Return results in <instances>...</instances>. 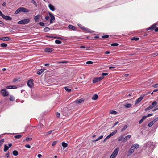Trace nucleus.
<instances>
[{"mask_svg": "<svg viewBox=\"0 0 158 158\" xmlns=\"http://www.w3.org/2000/svg\"><path fill=\"white\" fill-rule=\"evenodd\" d=\"M131 106L132 104L130 103H128L125 105V107L126 108L130 107Z\"/></svg>", "mask_w": 158, "mask_h": 158, "instance_id": "obj_33", "label": "nucleus"}, {"mask_svg": "<svg viewBox=\"0 0 158 158\" xmlns=\"http://www.w3.org/2000/svg\"><path fill=\"white\" fill-rule=\"evenodd\" d=\"M46 37H49L51 38H53L55 39H59L62 40V38L58 36H46Z\"/></svg>", "mask_w": 158, "mask_h": 158, "instance_id": "obj_26", "label": "nucleus"}, {"mask_svg": "<svg viewBox=\"0 0 158 158\" xmlns=\"http://www.w3.org/2000/svg\"><path fill=\"white\" fill-rule=\"evenodd\" d=\"M32 140V138H31V137L29 138V137H26V138L25 139V141H31Z\"/></svg>", "mask_w": 158, "mask_h": 158, "instance_id": "obj_40", "label": "nucleus"}, {"mask_svg": "<svg viewBox=\"0 0 158 158\" xmlns=\"http://www.w3.org/2000/svg\"><path fill=\"white\" fill-rule=\"evenodd\" d=\"M31 2L32 3H33L35 5V6H37V4L36 3V2L34 1V0H32V1H31Z\"/></svg>", "mask_w": 158, "mask_h": 158, "instance_id": "obj_47", "label": "nucleus"}, {"mask_svg": "<svg viewBox=\"0 0 158 158\" xmlns=\"http://www.w3.org/2000/svg\"><path fill=\"white\" fill-rule=\"evenodd\" d=\"M156 24H154L153 25L149 27V29H151V30H153L155 28H156Z\"/></svg>", "mask_w": 158, "mask_h": 158, "instance_id": "obj_22", "label": "nucleus"}, {"mask_svg": "<svg viewBox=\"0 0 158 158\" xmlns=\"http://www.w3.org/2000/svg\"><path fill=\"white\" fill-rule=\"evenodd\" d=\"M22 136V135H16L14 136V137L16 139H19Z\"/></svg>", "mask_w": 158, "mask_h": 158, "instance_id": "obj_35", "label": "nucleus"}, {"mask_svg": "<svg viewBox=\"0 0 158 158\" xmlns=\"http://www.w3.org/2000/svg\"><path fill=\"white\" fill-rule=\"evenodd\" d=\"M53 50L52 48H46L45 49V51L47 52H52Z\"/></svg>", "mask_w": 158, "mask_h": 158, "instance_id": "obj_15", "label": "nucleus"}, {"mask_svg": "<svg viewBox=\"0 0 158 158\" xmlns=\"http://www.w3.org/2000/svg\"><path fill=\"white\" fill-rule=\"evenodd\" d=\"M68 62L67 61H61L59 62V63H67Z\"/></svg>", "mask_w": 158, "mask_h": 158, "instance_id": "obj_54", "label": "nucleus"}, {"mask_svg": "<svg viewBox=\"0 0 158 158\" xmlns=\"http://www.w3.org/2000/svg\"><path fill=\"white\" fill-rule=\"evenodd\" d=\"M143 97L144 96H141L139 98L135 101V104H136L139 103L142 100Z\"/></svg>", "mask_w": 158, "mask_h": 158, "instance_id": "obj_7", "label": "nucleus"}, {"mask_svg": "<svg viewBox=\"0 0 158 158\" xmlns=\"http://www.w3.org/2000/svg\"><path fill=\"white\" fill-rule=\"evenodd\" d=\"M9 99L10 101H13L15 100V98L14 97L12 96H10V97Z\"/></svg>", "mask_w": 158, "mask_h": 158, "instance_id": "obj_37", "label": "nucleus"}, {"mask_svg": "<svg viewBox=\"0 0 158 158\" xmlns=\"http://www.w3.org/2000/svg\"><path fill=\"white\" fill-rule=\"evenodd\" d=\"M116 157V156L112 154L109 158H114Z\"/></svg>", "mask_w": 158, "mask_h": 158, "instance_id": "obj_59", "label": "nucleus"}, {"mask_svg": "<svg viewBox=\"0 0 158 158\" xmlns=\"http://www.w3.org/2000/svg\"><path fill=\"white\" fill-rule=\"evenodd\" d=\"M132 146H133L134 148H135L136 149H137L139 146V145L138 144H134Z\"/></svg>", "mask_w": 158, "mask_h": 158, "instance_id": "obj_42", "label": "nucleus"}, {"mask_svg": "<svg viewBox=\"0 0 158 158\" xmlns=\"http://www.w3.org/2000/svg\"><path fill=\"white\" fill-rule=\"evenodd\" d=\"M118 150H119V149L118 148H116L115 149V150H114V151L113 153H112V154H113V155H114V156H116L118 152Z\"/></svg>", "mask_w": 158, "mask_h": 158, "instance_id": "obj_14", "label": "nucleus"}, {"mask_svg": "<svg viewBox=\"0 0 158 158\" xmlns=\"http://www.w3.org/2000/svg\"><path fill=\"white\" fill-rule=\"evenodd\" d=\"M33 80L31 79L27 81V84L28 86L30 88H32L33 85Z\"/></svg>", "mask_w": 158, "mask_h": 158, "instance_id": "obj_6", "label": "nucleus"}, {"mask_svg": "<svg viewBox=\"0 0 158 158\" xmlns=\"http://www.w3.org/2000/svg\"><path fill=\"white\" fill-rule=\"evenodd\" d=\"M98 98V96L97 94H95L92 98V99L94 100H96Z\"/></svg>", "mask_w": 158, "mask_h": 158, "instance_id": "obj_25", "label": "nucleus"}, {"mask_svg": "<svg viewBox=\"0 0 158 158\" xmlns=\"http://www.w3.org/2000/svg\"><path fill=\"white\" fill-rule=\"evenodd\" d=\"M11 87H12L11 86H9L6 87V89H12Z\"/></svg>", "mask_w": 158, "mask_h": 158, "instance_id": "obj_61", "label": "nucleus"}, {"mask_svg": "<svg viewBox=\"0 0 158 158\" xmlns=\"http://www.w3.org/2000/svg\"><path fill=\"white\" fill-rule=\"evenodd\" d=\"M93 63V62L91 61H88L86 62V64H91Z\"/></svg>", "mask_w": 158, "mask_h": 158, "instance_id": "obj_56", "label": "nucleus"}, {"mask_svg": "<svg viewBox=\"0 0 158 158\" xmlns=\"http://www.w3.org/2000/svg\"><path fill=\"white\" fill-rule=\"evenodd\" d=\"M118 44L117 43H112L111 44V45L113 46H115L118 45Z\"/></svg>", "mask_w": 158, "mask_h": 158, "instance_id": "obj_44", "label": "nucleus"}, {"mask_svg": "<svg viewBox=\"0 0 158 158\" xmlns=\"http://www.w3.org/2000/svg\"><path fill=\"white\" fill-rule=\"evenodd\" d=\"M1 93L2 95L4 97L8 96L9 93L6 89H2L1 91Z\"/></svg>", "mask_w": 158, "mask_h": 158, "instance_id": "obj_4", "label": "nucleus"}, {"mask_svg": "<svg viewBox=\"0 0 158 158\" xmlns=\"http://www.w3.org/2000/svg\"><path fill=\"white\" fill-rule=\"evenodd\" d=\"M0 40L3 41H9L11 40L10 38L8 37L0 38Z\"/></svg>", "mask_w": 158, "mask_h": 158, "instance_id": "obj_11", "label": "nucleus"}, {"mask_svg": "<svg viewBox=\"0 0 158 158\" xmlns=\"http://www.w3.org/2000/svg\"><path fill=\"white\" fill-rule=\"evenodd\" d=\"M69 29L72 30L73 31H76V27L73 25H69Z\"/></svg>", "mask_w": 158, "mask_h": 158, "instance_id": "obj_20", "label": "nucleus"}, {"mask_svg": "<svg viewBox=\"0 0 158 158\" xmlns=\"http://www.w3.org/2000/svg\"><path fill=\"white\" fill-rule=\"evenodd\" d=\"M50 30V28L49 27H46L44 28L43 29L44 31L45 32H47Z\"/></svg>", "mask_w": 158, "mask_h": 158, "instance_id": "obj_34", "label": "nucleus"}, {"mask_svg": "<svg viewBox=\"0 0 158 158\" xmlns=\"http://www.w3.org/2000/svg\"><path fill=\"white\" fill-rule=\"evenodd\" d=\"M46 69L44 68L41 69L37 72V74L38 75H41Z\"/></svg>", "mask_w": 158, "mask_h": 158, "instance_id": "obj_12", "label": "nucleus"}, {"mask_svg": "<svg viewBox=\"0 0 158 158\" xmlns=\"http://www.w3.org/2000/svg\"><path fill=\"white\" fill-rule=\"evenodd\" d=\"M157 104V102L156 101H154L151 104V105L154 107Z\"/></svg>", "mask_w": 158, "mask_h": 158, "instance_id": "obj_29", "label": "nucleus"}, {"mask_svg": "<svg viewBox=\"0 0 158 158\" xmlns=\"http://www.w3.org/2000/svg\"><path fill=\"white\" fill-rule=\"evenodd\" d=\"M110 113L111 114L116 115L117 114V112L114 110H111L110 111Z\"/></svg>", "mask_w": 158, "mask_h": 158, "instance_id": "obj_23", "label": "nucleus"}, {"mask_svg": "<svg viewBox=\"0 0 158 158\" xmlns=\"http://www.w3.org/2000/svg\"><path fill=\"white\" fill-rule=\"evenodd\" d=\"M40 18V15H37L35 16L34 18V20L35 22L38 21V20Z\"/></svg>", "mask_w": 158, "mask_h": 158, "instance_id": "obj_21", "label": "nucleus"}, {"mask_svg": "<svg viewBox=\"0 0 158 158\" xmlns=\"http://www.w3.org/2000/svg\"><path fill=\"white\" fill-rule=\"evenodd\" d=\"M9 148V147H8L5 144L4 145V151L5 152H6Z\"/></svg>", "mask_w": 158, "mask_h": 158, "instance_id": "obj_24", "label": "nucleus"}, {"mask_svg": "<svg viewBox=\"0 0 158 158\" xmlns=\"http://www.w3.org/2000/svg\"><path fill=\"white\" fill-rule=\"evenodd\" d=\"M52 132V131L50 130L49 131L47 132L46 133V135H49V134H51Z\"/></svg>", "mask_w": 158, "mask_h": 158, "instance_id": "obj_55", "label": "nucleus"}, {"mask_svg": "<svg viewBox=\"0 0 158 158\" xmlns=\"http://www.w3.org/2000/svg\"><path fill=\"white\" fill-rule=\"evenodd\" d=\"M39 24V25L41 26H44V23L42 22H40Z\"/></svg>", "mask_w": 158, "mask_h": 158, "instance_id": "obj_50", "label": "nucleus"}, {"mask_svg": "<svg viewBox=\"0 0 158 158\" xmlns=\"http://www.w3.org/2000/svg\"><path fill=\"white\" fill-rule=\"evenodd\" d=\"M25 147L27 148H31V146L29 144H26L25 145Z\"/></svg>", "mask_w": 158, "mask_h": 158, "instance_id": "obj_53", "label": "nucleus"}, {"mask_svg": "<svg viewBox=\"0 0 158 158\" xmlns=\"http://www.w3.org/2000/svg\"><path fill=\"white\" fill-rule=\"evenodd\" d=\"M29 12L27 9L24 7H19L18 8L15 12V14H17L20 12H23L24 13H28Z\"/></svg>", "mask_w": 158, "mask_h": 158, "instance_id": "obj_2", "label": "nucleus"}, {"mask_svg": "<svg viewBox=\"0 0 158 158\" xmlns=\"http://www.w3.org/2000/svg\"><path fill=\"white\" fill-rule=\"evenodd\" d=\"M158 120V117H156V118L153 121H154V122H156V121H157Z\"/></svg>", "mask_w": 158, "mask_h": 158, "instance_id": "obj_60", "label": "nucleus"}, {"mask_svg": "<svg viewBox=\"0 0 158 158\" xmlns=\"http://www.w3.org/2000/svg\"><path fill=\"white\" fill-rule=\"evenodd\" d=\"M64 89L66 91H67L68 92H70L71 90V89H69L67 87H65Z\"/></svg>", "mask_w": 158, "mask_h": 158, "instance_id": "obj_41", "label": "nucleus"}, {"mask_svg": "<svg viewBox=\"0 0 158 158\" xmlns=\"http://www.w3.org/2000/svg\"><path fill=\"white\" fill-rule=\"evenodd\" d=\"M84 100L82 98L76 100L74 102L76 104H79L84 102Z\"/></svg>", "mask_w": 158, "mask_h": 158, "instance_id": "obj_8", "label": "nucleus"}, {"mask_svg": "<svg viewBox=\"0 0 158 158\" xmlns=\"http://www.w3.org/2000/svg\"><path fill=\"white\" fill-rule=\"evenodd\" d=\"M44 126L41 123H40L36 127V128L37 129H40L44 128Z\"/></svg>", "mask_w": 158, "mask_h": 158, "instance_id": "obj_16", "label": "nucleus"}, {"mask_svg": "<svg viewBox=\"0 0 158 158\" xmlns=\"http://www.w3.org/2000/svg\"><path fill=\"white\" fill-rule=\"evenodd\" d=\"M50 16L51 18V19L50 20V22L51 23H53V20H54L55 19V18L51 12H49V13Z\"/></svg>", "mask_w": 158, "mask_h": 158, "instance_id": "obj_10", "label": "nucleus"}, {"mask_svg": "<svg viewBox=\"0 0 158 158\" xmlns=\"http://www.w3.org/2000/svg\"><path fill=\"white\" fill-rule=\"evenodd\" d=\"M103 137V135H101L97 139L93 141L94 142L97 141L101 139H102Z\"/></svg>", "mask_w": 158, "mask_h": 158, "instance_id": "obj_28", "label": "nucleus"}, {"mask_svg": "<svg viewBox=\"0 0 158 158\" xmlns=\"http://www.w3.org/2000/svg\"><path fill=\"white\" fill-rule=\"evenodd\" d=\"M2 18L8 20H11L12 19V18L9 16H5L4 15L3 16Z\"/></svg>", "mask_w": 158, "mask_h": 158, "instance_id": "obj_13", "label": "nucleus"}, {"mask_svg": "<svg viewBox=\"0 0 158 158\" xmlns=\"http://www.w3.org/2000/svg\"><path fill=\"white\" fill-rule=\"evenodd\" d=\"M18 80V79H16V78H14V79L13 80V81L14 82H16Z\"/></svg>", "mask_w": 158, "mask_h": 158, "instance_id": "obj_58", "label": "nucleus"}, {"mask_svg": "<svg viewBox=\"0 0 158 158\" xmlns=\"http://www.w3.org/2000/svg\"><path fill=\"white\" fill-rule=\"evenodd\" d=\"M152 55L153 56L155 57L158 55V53H155L152 54Z\"/></svg>", "mask_w": 158, "mask_h": 158, "instance_id": "obj_49", "label": "nucleus"}, {"mask_svg": "<svg viewBox=\"0 0 158 158\" xmlns=\"http://www.w3.org/2000/svg\"><path fill=\"white\" fill-rule=\"evenodd\" d=\"M42 155L40 154H39L37 155L38 157L39 158H40L42 157Z\"/></svg>", "mask_w": 158, "mask_h": 158, "instance_id": "obj_64", "label": "nucleus"}, {"mask_svg": "<svg viewBox=\"0 0 158 158\" xmlns=\"http://www.w3.org/2000/svg\"><path fill=\"white\" fill-rule=\"evenodd\" d=\"M4 15L3 14L0 10V15L2 17Z\"/></svg>", "mask_w": 158, "mask_h": 158, "instance_id": "obj_63", "label": "nucleus"}, {"mask_svg": "<svg viewBox=\"0 0 158 158\" xmlns=\"http://www.w3.org/2000/svg\"><path fill=\"white\" fill-rule=\"evenodd\" d=\"M1 46L2 47H6L7 46L6 44L3 43L0 44Z\"/></svg>", "mask_w": 158, "mask_h": 158, "instance_id": "obj_31", "label": "nucleus"}, {"mask_svg": "<svg viewBox=\"0 0 158 158\" xmlns=\"http://www.w3.org/2000/svg\"><path fill=\"white\" fill-rule=\"evenodd\" d=\"M83 28V30L87 32L90 33H92L94 32V31L91 30L89 29V28H86V27H85V28Z\"/></svg>", "mask_w": 158, "mask_h": 158, "instance_id": "obj_17", "label": "nucleus"}, {"mask_svg": "<svg viewBox=\"0 0 158 158\" xmlns=\"http://www.w3.org/2000/svg\"><path fill=\"white\" fill-rule=\"evenodd\" d=\"M128 126H127V125H125L124 127H123L121 130V131H124V130H125L127 127Z\"/></svg>", "mask_w": 158, "mask_h": 158, "instance_id": "obj_39", "label": "nucleus"}, {"mask_svg": "<svg viewBox=\"0 0 158 158\" xmlns=\"http://www.w3.org/2000/svg\"><path fill=\"white\" fill-rule=\"evenodd\" d=\"M104 77L103 76H101L99 77H97L94 78L93 80V82L95 83L98 82L100 80H102L104 78Z\"/></svg>", "mask_w": 158, "mask_h": 158, "instance_id": "obj_5", "label": "nucleus"}, {"mask_svg": "<svg viewBox=\"0 0 158 158\" xmlns=\"http://www.w3.org/2000/svg\"><path fill=\"white\" fill-rule=\"evenodd\" d=\"M108 74V73H102V76L104 77V76L107 75Z\"/></svg>", "mask_w": 158, "mask_h": 158, "instance_id": "obj_57", "label": "nucleus"}, {"mask_svg": "<svg viewBox=\"0 0 158 158\" xmlns=\"http://www.w3.org/2000/svg\"><path fill=\"white\" fill-rule=\"evenodd\" d=\"M55 42L56 44H60L61 43V41L59 40H56L55 41Z\"/></svg>", "mask_w": 158, "mask_h": 158, "instance_id": "obj_43", "label": "nucleus"}, {"mask_svg": "<svg viewBox=\"0 0 158 158\" xmlns=\"http://www.w3.org/2000/svg\"><path fill=\"white\" fill-rule=\"evenodd\" d=\"M154 123V121H151V122H150L148 124V127H151L152 126V125Z\"/></svg>", "mask_w": 158, "mask_h": 158, "instance_id": "obj_30", "label": "nucleus"}, {"mask_svg": "<svg viewBox=\"0 0 158 158\" xmlns=\"http://www.w3.org/2000/svg\"><path fill=\"white\" fill-rule=\"evenodd\" d=\"M56 116H57V117L58 118H59L60 117V114L58 113V112H57L56 113Z\"/></svg>", "mask_w": 158, "mask_h": 158, "instance_id": "obj_52", "label": "nucleus"}, {"mask_svg": "<svg viewBox=\"0 0 158 158\" xmlns=\"http://www.w3.org/2000/svg\"><path fill=\"white\" fill-rule=\"evenodd\" d=\"M62 146L64 148H66L68 146V144L64 142H62Z\"/></svg>", "mask_w": 158, "mask_h": 158, "instance_id": "obj_32", "label": "nucleus"}, {"mask_svg": "<svg viewBox=\"0 0 158 158\" xmlns=\"http://www.w3.org/2000/svg\"><path fill=\"white\" fill-rule=\"evenodd\" d=\"M152 87L155 88L158 87V83L153 85Z\"/></svg>", "mask_w": 158, "mask_h": 158, "instance_id": "obj_51", "label": "nucleus"}, {"mask_svg": "<svg viewBox=\"0 0 158 158\" xmlns=\"http://www.w3.org/2000/svg\"><path fill=\"white\" fill-rule=\"evenodd\" d=\"M13 154L15 156H17L18 154V152L16 150H14L13 152Z\"/></svg>", "mask_w": 158, "mask_h": 158, "instance_id": "obj_27", "label": "nucleus"}, {"mask_svg": "<svg viewBox=\"0 0 158 158\" xmlns=\"http://www.w3.org/2000/svg\"><path fill=\"white\" fill-rule=\"evenodd\" d=\"M109 37V35H103L102 36V38H108Z\"/></svg>", "mask_w": 158, "mask_h": 158, "instance_id": "obj_48", "label": "nucleus"}, {"mask_svg": "<svg viewBox=\"0 0 158 158\" xmlns=\"http://www.w3.org/2000/svg\"><path fill=\"white\" fill-rule=\"evenodd\" d=\"M30 21V19H26L19 21L17 23L19 24H26L28 23Z\"/></svg>", "mask_w": 158, "mask_h": 158, "instance_id": "obj_3", "label": "nucleus"}, {"mask_svg": "<svg viewBox=\"0 0 158 158\" xmlns=\"http://www.w3.org/2000/svg\"><path fill=\"white\" fill-rule=\"evenodd\" d=\"M117 132V130H115L114 131H113V132L111 133L110 134V135L111 136H112L114 135Z\"/></svg>", "mask_w": 158, "mask_h": 158, "instance_id": "obj_38", "label": "nucleus"}, {"mask_svg": "<svg viewBox=\"0 0 158 158\" xmlns=\"http://www.w3.org/2000/svg\"><path fill=\"white\" fill-rule=\"evenodd\" d=\"M48 7L52 11H54L55 10V8L54 6L52 5L51 4H49L48 5Z\"/></svg>", "mask_w": 158, "mask_h": 158, "instance_id": "obj_18", "label": "nucleus"}, {"mask_svg": "<svg viewBox=\"0 0 158 158\" xmlns=\"http://www.w3.org/2000/svg\"><path fill=\"white\" fill-rule=\"evenodd\" d=\"M134 149L135 148H134V147L133 146H132L129 150L128 151V155H130L132 154L134 151Z\"/></svg>", "mask_w": 158, "mask_h": 158, "instance_id": "obj_9", "label": "nucleus"}, {"mask_svg": "<svg viewBox=\"0 0 158 158\" xmlns=\"http://www.w3.org/2000/svg\"><path fill=\"white\" fill-rule=\"evenodd\" d=\"M124 135H123L119 136L118 138V141L125 142H126L127 140H128L131 137V135H128L125 137H123Z\"/></svg>", "mask_w": 158, "mask_h": 158, "instance_id": "obj_1", "label": "nucleus"}, {"mask_svg": "<svg viewBox=\"0 0 158 158\" xmlns=\"http://www.w3.org/2000/svg\"><path fill=\"white\" fill-rule=\"evenodd\" d=\"M147 117V116H143L142 117L141 119L139 121V123L141 124V123H142L144 120H145L146 119Z\"/></svg>", "mask_w": 158, "mask_h": 158, "instance_id": "obj_19", "label": "nucleus"}, {"mask_svg": "<svg viewBox=\"0 0 158 158\" xmlns=\"http://www.w3.org/2000/svg\"><path fill=\"white\" fill-rule=\"evenodd\" d=\"M45 19L46 20H49V17L48 16H47L45 18Z\"/></svg>", "mask_w": 158, "mask_h": 158, "instance_id": "obj_62", "label": "nucleus"}, {"mask_svg": "<svg viewBox=\"0 0 158 158\" xmlns=\"http://www.w3.org/2000/svg\"><path fill=\"white\" fill-rule=\"evenodd\" d=\"M57 143V141H54L52 143V146H54Z\"/></svg>", "mask_w": 158, "mask_h": 158, "instance_id": "obj_45", "label": "nucleus"}, {"mask_svg": "<svg viewBox=\"0 0 158 158\" xmlns=\"http://www.w3.org/2000/svg\"><path fill=\"white\" fill-rule=\"evenodd\" d=\"M139 38L135 37H133V38H132L131 39V40H136V41H137V40H139Z\"/></svg>", "mask_w": 158, "mask_h": 158, "instance_id": "obj_36", "label": "nucleus"}, {"mask_svg": "<svg viewBox=\"0 0 158 158\" xmlns=\"http://www.w3.org/2000/svg\"><path fill=\"white\" fill-rule=\"evenodd\" d=\"M4 142V139H2L1 140H0V146L2 145Z\"/></svg>", "mask_w": 158, "mask_h": 158, "instance_id": "obj_46", "label": "nucleus"}]
</instances>
